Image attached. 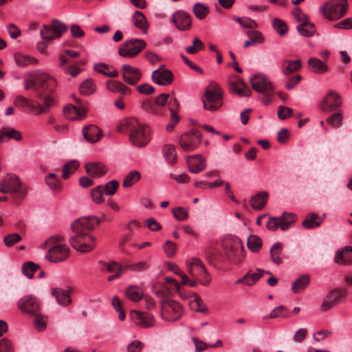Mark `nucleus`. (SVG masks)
<instances>
[{
    "label": "nucleus",
    "mask_w": 352,
    "mask_h": 352,
    "mask_svg": "<svg viewBox=\"0 0 352 352\" xmlns=\"http://www.w3.org/2000/svg\"><path fill=\"white\" fill-rule=\"evenodd\" d=\"M72 289H63L59 287L52 288L51 294L55 297L58 305L63 307H67L72 303L71 293Z\"/></svg>",
    "instance_id": "21"
},
{
    "label": "nucleus",
    "mask_w": 352,
    "mask_h": 352,
    "mask_svg": "<svg viewBox=\"0 0 352 352\" xmlns=\"http://www.w3.org/2000/svg\"><path fill=\"white\" fill-rule=\"evenodd\" d=\"M34 326L38 331H43L46 329L47 324L44 320L43 316L38 313L34 314Z\"/></svg>",
    "instance_id": "62"
},
{
    "label": "nucleus",
    "mask_w": 352,
    "mask_h": 352,
    "mask_svg": "<svg viewBox=\"0 0 352 352\" xmlns=\"http://www.w3.org/2000/svg\"><path fill=\"white\" fill-rule=\"evenodd\" d=\"M309 283V275L302 274L292 283V290L295 294L299 293L304 290Z\"/></svg>",
    "instance_id": "36"
},
{
    "label": "nucleus",
    "mask_w": 352,
    "mask_h": 352,
    "mask_svg": "<svg viewBox=\"0 0 352 352\" xmlns=\"http://www.w3.org/2000/svg\"><path fill=\"white\" fill-rule=\"evenodd\" d=\"M70 254L69 247L65 244L54 245L45 254V258L51 263H59L67 259Z\"/></svg>",
    "instance_id": "13"
},
{
    "label": "nucleus",
    "mask_w": 352,
    "mask_h": 352,
    "mask_svg": "<svg viewBox=\"0 0 352 352\" xmlns=\"http://www.w3.org/2000/svg\"><path fill=\"white\" fill-rule=\"evenodd\" d=\"M39 268V266L31 261L25 263L22 265L23 274L26 276L28 278H32L34 277V272Z\"/></svg>",
    "instance_id": "52"
},
{
    "label": "nucleus",
    "mask_w": 352,
    "mask_h": 352,
    "mask_svg": "<svg viewBox=\"0 0 352 352\" xmlns=\"http://www.w3.org/2000/svg\"><path fill=\"white\" fill-rule=\"evenodd\" d=\"M347 8L346 0H331L320 8V11L326 19L335 21L342 17L346 14Z\"/></svg>",
    "instance_id": "5"
},
{
    "label": "nucleus",
    "mask_w": 352,
    "mask_h": 352,
    "mask_svg": "<svg viewBox=\"0 0 352 352\" xmlns=\"http://www.w3.org/2000/svg\"><path fill=\"white\" fill-rule=\"evenodd\" d=\"M120 132H129L131 142L137 146H144L150 141V128L148 125L140 122L136 118L123 120L118 126Z\"/></svg>",
    "instance_id": "1"
},
{
    "label": "nucleus",
    "mask_w": 352,
    "mask_h": 352,
    "mask_svg": "<svg viewBox=\"0 0 352 352\" xmlns=\"http://www.w3.org/2000/svg\"><path fill=\"white\" fill-rule=\"evenodd\" d=\"M50 93L45 94V96L44 97V102L43 104H38V109L36 111H34L35 115H39L42 113H46L49 111L50 108L54 104V100L49 96H47ZM45 94L43 96V97Z\"/></svg>",
    "instance_id": "48"
},
{
    "label": "nucleus",
    "mask_w": 352,
    "mask_h": 352,
    "mask_svg": "<svg viewBox=\"0 0 352 352\" xmlns=\"http://www.w3.org/2000/svg\"><path fill=\"white\" fill-rule=\"evenodd\" d=\"M201 138L202 135L199 131L192 129L182 134L179 139V143L184 151L191 152L200 145Z\"/></svg>",
    "instance_id": "10"
},
{
    "label": "nucleus",
    "mask_w": 352,
    "mask_h": 352,
    "mask_svg": "<svg viewBox=\"0 0 352 352\" xmlns=\"http://www.w3.org/2000/svg\"><path fill=\"white\" fill-rule=\"evenodd\" d=\"M118 187V181L111 180L105 184L104 187L103 188V190H104L106 195L111 196L117 192Z\"/></svg>",
    "instance_id": "61"
},
{
    "label": "nucleus",
    "mask_w": 352,
    "mask_h": 352,
    "mask_svg": "<svg viewBox=\"0 0 352 352\" xmlns=\"http://www.w3.org/2000/svg\"><path fill=\"white\" fill-rule=\"evenodd\" d=\"M0 352H14V346L8 339L0 340Z\"/></svg>",
    "instance_id": "64"
},
{
    "label": "nucleus",
    "mask_w": 352,
    "mask_h": 352,
    "mask_svg": "<svg viewBox=\"0 0 352 352\" xmlns=\"http://www.w3.org/2000/svg\"><path fill=\"white\" fill-rule=\"evenodd\" d=\"M297 30L302 36L305 37H311L316 32L314 24L309 22L307 20L302 21L297 26Z\"/></svg>",
    "instance_id": "37"
},
{
    "label": "nucleus",
    "mask_w": 352,
    "mask_h": 352,
    "mask_svg": "<svg viewBox=\"0 0 352 352\" xmlns=\"http://www.w3.org/2000/svg\"><path fill=\"white\" fill-rule=\"evenodd\" d=\"M161 316L169 322H174L181 318L183 314L182 305L172 299H164L161 300Z\"/></svg>",
    "instance_id": "7"
},
{
    "label": "nucleus",
    "mask_w": 352,
    "mask_h": 352,
    "mask_svg": "<svg viewBox=\"0 0 352 352\" xmlns=\"http://www.w3.org/2000/svg\"><path fill=\"white\" fill-rule=\"evenodd\" d=\"M17 306L23 313L34 315L40 310V301L35 296L28 295L19 300Z\"/></svg>",
    "instance_id": "15"
},
{
    "label": "nucleus",
    "mask_w": 352,
    "mask_h": 352,
    "mask_svg": "<svg viewBox=\"0 0 352 352\" xmlns=\"http://www.w3.org/2000/svg\"><path fill=\"white\" fill-rule=\"evenodd\" d=\"M100 223V219L96 216L82 217L75 220L71 226L73 232H86L95 228Z\"/></svg>",
    "instance_id": "17"
},
{
    "label": "nucleus",
    "mask_w": 352,
    "mask_h": 352,
    "mask_svg": "<svg viewBox=\"0 0 352 352\" xmlns=\"http://www.w3.org/2000/svg\"><path fill=\"white\" fill-rule=\"evenodd\" d=\"M268 198L267 192H260L253 196L250 200V205L254 210H261L266 205Z\"/></svg>",
    "instance_id": "30"
},
{
    "label": "nucleus",
    "mask_w": 352,
    "mask_h": 352,
    "mask_svg": "<svg viewBox=\"0 0 352 352\" xmlns=\"http://www.w3.org/2000/svg\"><path fill=\"white\" fill-rule=\"evenodd\" d=\"M243 250V247L241 241L236 239L230 244V250H226V254L230 260H233L235 263H240L241 259L239 258L235 261L234 257L236 256L239 253H242Z\"/></svg>",
    "instance_id": "39"
},
{
    "label": "nucleus",
    "mask_w": 352,
    "mask_h": 352,
    "mask_svg": "<svg viewBox=\"0 0 352 352\" xmlns=\"http://www.w3.org/2000/svg\"><path fill=\"white\" fill-rule=\"evenodd\" d=\"M248 248L253 252H258L262 247V240L256 235H250L247 241Z\"/></svg>",
    "instance_id": "45"
},
{
    "label": "nucleus",
    "mask_w": 352,
    "mask_h": 352,
    "mask_svg": "<svg viewBox=\"0 0 352 352\" xmlns=\"http://www.w3.org/2000/svg\"><path fill=\"white\" fill-rule=\"evenodd\" d=\"M172 22L180 31L189 30L192 27V16L184 10H177L171 17Z\"/></svg>",
    "instance_id": "18"
},
{
    "label": "nucleus",
    "mask_w": 352,
    "mask_h": 352,
    "mask_svg": "<svg viewBox=\"0 0 352 352\" xmlns=\"http://www.w3.org/2000/svg\"><path fill=\"white\" fill-rule=\"evenodd\" d=\"M264 274H270V272L257 269L256 272L251 274H245L243 278L237 280V283H243L246 285H253Z\"/></svg>",
    "instance_id": "33"
},
{
    "label": "nucleus",
    "mask_w": 352,
    "mask_h": 352,
    "mask_svg": "<svg viewBox=\"0 0 352 352\" xmlns=\"http://www.w3.org/2000/svg\"><path fill=\"white\" fill-rule=\"evenodd\" d=\"M146 46V42L142 39L132 38L124 42L118 50L120 56L133 58L136 56Z\"/></svg>",
    "instance_id": "9"
},
{
    "label": "nucleus",
    "mask_w": 352,
    "mask_h": 352,
    "mask_svg": "<svg viewBox=\"0 0 352 352\" xmlns=\"http://www.w3.org/2000/svg\"><path fill=\"white\" fill-rule=\"evenodd\" d=\"M45 182L49 188L55 192H58L62 190V186L55 173H49L45 177Z\"/></svg>",
    "instance_id": "40"
},
{
    "label": "nucleus",
    "mask_w": 352,
    "mask_h": 352,
    "mask_svg": "<svg viewBox=\"0 0 352 352\" xmlns=\"http://www.w3.org/2000/svg\"><path fill=\"white\" fill-rule=\"evenodd\" d=\"M133 314L136 316L135 322L137 325L143 328H148L154 324V317L152 314L138 311H133Z\"/></svg>",
    "instance_id": "28"
},
{
    "label": "nucleus",
    "mask_w": 352,
    "mask_h": 352,
    "mask_svg": "<svg viewBox=\"0 0 352 352\" xmlns=\"http://www.w3.org/2000/svg\"><path fill=\"white\" fill-rule=\"evenodd\" d=\"M194 14L199 19H204L209 13V8L201 3H196L192 8Z\"/></svg>",
    "instance_id": "49"
},
{
    "label": "nucleus",
    "mask_w": 352,
    "mask_h": 352,
    "mask_svg": "<svg viewBox=\"0 0 352 352\" xmlns=\"http://www.w3.org/2000/svg\"><path fill=\"white\" fill-rule=\"evenodd\" d=\"M297 219L296 214L285 212L280 217H270L266 223L267 228L272 232L278 228L285 231L294 224Z\"/></svg>",
    "instance_id": "8"
},
{
    "label": "nucleus",
    "mask_w": 352,
    "mask_h": 352,
    "mask_svg": "<svg viewBox=\"0 0 352 352\" xmlns=\"http://www.w3.org/2000/svg\"><path fill=\"white\" fill-rule=\"evenodd\" d=\"M194 305L196 306V307H194V309L197 311L205 314L208 313V309L206 305L204 302L203 300L199 296L196 295L194 301L192 302L191 305L193 306Z\"/></svg>",
    "instance_id": "58"
},
{
    "label": "nucleus",
    "mask_w": 352,
    "mask_h": 352,
    "mask_svg": "<svg viewBox=\"0 0 352 352\" xmlns=\"http://www.w3.org/2000/svg\"><path fill=\"white\" fill-rule=\"evenodd\" d=\"M14 60L19 67H27L30 65H35L38 60L30 55H25L19 53L14 54Z\"/></svg>",
    "instance_id": "38"
},
{
    "label": "nucleus",
    "mask_w": 352,
    "mask_h": 352,
    "mask_svg": "<svg viewBox=\"0 0 352 352\" xmlns=\"http://www.w3.org/2000/svg\"><path fill=\"white\" fill-rule=\"evenodd\" d=\"M301 68L302 63L300 59H297L296 60L285 59L282 61L280 65L281 72L285 76H288L293 72L299 71Z\"/></svg>",
    "instance_id": "27"
},
{
    "label": "nucleus",
    "mask_w": 352,
    "mask_h": 352,
    "mask_svg": "<svg viewBox=\"0 0 352 352\" xmlns=\"http://www.w3.org/2000/svg\"><path fill=\"white\" fill-rule=\"evenodd\" d=\"M79 164L75 160H72L65 164L63 168V178L67 179L73 174L78 168Z\"/></svg>",
    "instance_id": "51"
},
{
    "label": "nucleus",
    "mask_w": 352,
    "mask_h": 352,
    "mask_svg": "<svg viewBox=\"0 0 352 352\" xmlns=\"http://www.w3.org/2000/svg\"><path fill=\"white\" fill-rule=\"evenodd\" d=\"M122 77L124 81L129 85H136L142 76L140 70L130 65H123L121 67Z\"/></svg>",
    "instance_id": "19"
},
{
    "label": "nucleus",
    "mask_w": 352,
    "mask_h": 352,
    "mask_svg": "<svg viewBox=\"0 0 352 352\" xmlns=\"http://www.w3.org/2000/svg\"><path fill=\"white\" fill-rule=\"evenodd\" d=\"M141 179V174L138 170H131L124 177L122 186L124 188H129Z\"/></svg>",
    "instance_id": "42"
},
{
    "label": "nucleus",
    "mask_w": 352,
    "mask_h": 352,
    "mask_svg": "<svg viewBox=\"0 0 352 352\" xmlns=\"http://www.w3.org/2000/svg\"><path fill=\"white\" fill-rule=\"evenodd\" d=\"M134 25L140 29L144 34L148 30V24L145 15L140 11H135L132 16Z\"/></svg>",
    "instance_id": "32"
},
{
    "label": "nucleus",
    "mask_w": 352,
    "mask_h": 352,
    "mask_svg": "<svg viewBox=\"0 0 352 352\" xmlns=\"http://www.w3.org/2000/svg\"><path fill=\"white\" fill-rule=\"evenodd\" d=\"M22 239L21 235L18 233H12L6 235L3 239L4 244L7 247H12Z\"/></svg>",
    "instance_id": "57"
},
{
    "label": "nucleus",
    "mask_w": 352,
    "mask_h": 352,
    "mask_svg": "<svg viewBox=\"0 0 352 352\" xmlns=\"http://www.w3.org/2000/svg\"><path fill=\"white\" fill-rule=\"evenodd\" d=\"M152 80L162 86H168L173 81V74L169 70L164 67V65L155 70L152 73Z\"/></svg>",
    "instance_id": "20"
},
{
    "label": "nucleus",
    "mask_w": 352,
    "mask_h": 352,
    "mask_svg": "<svg viewBox=\"0 0 352 352\" xmlns=\"http://www.w3.org/2000/svg\"><path fill=\"white\" fill-rule=\"evenodd\" d=\"M5 138L13 139L18 142L22 140V135L20 131L10 127H4L0 129V142H3Z\"/></svg>",
    "instance_id": "34"
},
{
    "label": "nucleus",
    "mask_w": 352,
    "mask_h": 352,
    "mask_svg": "<svg viewBox=\"0 0 352 352\" xmlns=\"http://www.w3.org/2000/svg\"><path fill=\"white\" fill-rule=\"evenodd\" d=\"M204 47L203 42L199 38L195 37L192 41V45L187 47L186 51L190 54H195L198 51L203 50Z\"/></svg>",
    "instance_id": "56"
},
{
    "label": "nucleus",
    "mask_w": 352,
    "mask_h": 352,
    "mask_svg": "<svg viewBox=\"0 0 352 352\" xmlns=\"http://www.w3.org/2000/svg\"><path fill=\"white\" fill-rule=\"evenodd\" d=\"M278 317H288L287 309L285 306L280 305L275 307L269 315L270 318H276Z\"/></svg>",
    "instance_id": "59"
},
{
    "label": "nucleus",
    "mask_w": 352,
    "mask_h": 352,
    "mask_svg": "<svg viewBox=\"0 0 352 352\" xmlns=\"http://www.w3.org/2000/svg\"><path fill=\"white\" fill-rule=\"evenodd\" d=\"M52 33V25L50 26L43 25L40 31L41 38L46 41H51L54 38Z\"/></svg>",
    "instance_id": "63"
},
{
    "label": "nucleus",
    "mask_w": 352,
    "mask_h": 352,
    "mask_svg": "<svg viewBox=\"0 0 352 352\" xmlns=\"http://www.w3.org/2000/svg\"><path fill=\"white\" fill-rule=\"evenodd\" d=\"M163 151L164 157L169 164H174L177 162V153L173 145H165Z\"/></svg>",
    "instance_id": "44"
},
{
    "label": "nucleus",
    "mask_w": 352,
    "mask_h": 352,
    "mask_svg": "<svg viewBox=\"0 0 352 352\" xmlns=\"http://www.w3.org/2000/svg\"><path fill=\"white\" fill-rule=\"evenodd\" d=\"M82 133L84 138L90 143L97 142L102 136V130L94 124L84 127Z\"/></svg>",
    "instance_id": "24"
},
{
    "label": "nucleus",
    "mask_w": 352,
    "mask_h": 352,
    "mask_svg": "<svg viewBox=\"0 0 352 352\" xmlns=\"http://www.w3.org/2000/svg\"><path fill=\"white\" fill-rule=\"evenodd\" d=\"M57 86L56 80L46 73L34 72L25 80V89H33L38 98L52 93Z\"/></svg>",
    "instance_id": "2"
},
{
    "label": "nucleus",
    "mask_w": 352,
    "mask_h": 352,
    "mask_svg": "<svg viewBox=\"0 0 352 352\" xmlns=\"http://www.w3.org/2000/svg\"><path fill=\"white\" fill-rule=\"evenodd\" d=\"M282 244L279 242L275 243L270 249V256L272 262L276 265H280L283 263L282 255Z\"/></svg>",
    "instance_id": "41"
},
{
    "label": "nucleus",
    "mask_w": 352,
    "mask_h": 352,
    "mask_svg": "<svg viewBox=\"0 0 352 352\" xmlns=\"http://www.w3.org/2000/svg\"><path fill=\"white\" fill-rule=\"evenodd\" d=\"M324 216L320 217L315 212L307 214L302 225L306 229H313L320 226L324 220Z\"/></svg>",
    "instance_id": "31"
},
{
    "label": "nucleus",
    "mask_w": 352,
    "mask_h": 352,
    "mask_svg": "<svg viewBox=\"0 0 352 352\" xmlns=\"http://www.w3.org/2000/svg\"><path fill=\"white\" fill-rule=\"evenodd\" d=\"M347 296V291L344 288H338L329 292L324 298L320 306L322 311H326L344 299Z\"/></svg>",
    "instance_id": "16"
},
{
    "label": "nucleus",
    "mask_w": 352,
    "mask_h": 352,
    "mask_svg": "<svg viewBox=\"0 0 352 352\" xmlns=\"http://www.w3.org/2000/svg\"><path fill=\"white\" fill-rule=\"evenodd\" d=\"M0 192L2 193L18 194L21 199H23L26 193L25 190L22 188L19 177L12 173L7 174L0 180Z\"/></svg>",
    "instance_id": "6"
},
{
    "label": "nucleus",
    "mask_w": 352,
    "mask_h": 352,
    "mask_svg": "<svg viewBox=\"0 0 352 352\" xmlns=\"http://www.w3.org/2000/svg\"><path fill=\"white\" fill-rule=\"evenodd\" d=\"M94 68L97 72L106 76L110 78H117L118 76V72L116 70L112 72L109 71V66L106 63H96L95 64Z\"/></svg>",
    "instance_id": "46"
},
{
    "label": "nucleus",
    "mask_w": 352,
    "mask_h": 352,
    "mask_svg": "<svg viewBox=\"0 0 352 352\" xmlns=\"http://www.w3.org/2000/svg\"><path fill=\"white\" fill-rule=\"evenodd\" d=\"M228 83L230 91L239 96L248 97L251 96L252 91L244 82V80L238 76L233 75L228 77Z\"/></svg>",
    "instance_id": "14"
},
{
    "label": "nucleus",
    "mask_w": 352,
    "mask_h": 352,
    "mask_svg": "<svg viewBox=\"0 0 352 352\" xmlns=\"http://www.w3.org/2000/svg\"><path fill=\"white\" fill-rule=\"evenodd\" d=\"M223 91L220 85L212 82L205 89V92L202 96L204 108L206 110L214 111L218 110L222 106Z\"/></svg>",
    "instance_id": "3"
},
{
    "label": "nucleus",
    "mask_w": 352,
    "mask_h": 352,
    "mask_svg": "<svg viewBox=\"0 0 352 352\" xmlns=\"http://www.w3.org/2000/svg\"><path fill=\"white\" fill-rule=\"evenodd\" d=\"M111 303L114 309L118 312V318L120 320H124L125 319V313L123 310L120 300L118 298V296H113Z\"/></svg>",
    "instance_id": "60"
},
{
    "label": "nucleus",
    "mask_w": 352,
    "mask_h": 352,
    "mask_svg": "<svg viewBox=\"0 0 352 352\" xmlns=\"http://www.w3.org/2000/svg\"><path fill=\"white\" fill-rule=\"evenodd\" d=\"M85 169L87 174L95 178L101 177L107 172V168L101 162L87 163Z\"/></svg>",
    "instance_id": "26"
},
{
    "label": "nucleus",
    "mask_w": 352,
    "mask_h": 352,
    "mask_svg": "<svg viewBox=\"0 0 352 352\" xmlns=\"http://www.w3.org/2000/svg\"><path fill=\"white\" fill-rule=\"evenodd\" d=\"M51 25L54 38H60L67 30L66 25L57 20L53 21Z\"/></svg>",
    "instance_id": "53"
},
{
    "label": "nucleus",
    "mask_w": 352,
    "mask_h": 352,
    "mask_svg": "<svg viewBox=\"0 0 352 352\" xmlns=\"http://www.w3.org/2000/svg\"><path fill=\"white\" fill-rule=\"evenodd\" d=\"M95 85L94 81L90 79L84 80L79 86V91L80 94L88 96L94 93Z\"/></svg>",
    "instance_id": "50"
},
{
    "label": "nucleus",
    "mask_w": 352,
    "mask_h": 352,
    "mask_svg": "<svg viewBox=\"0 0 352 352\" xmlns=\"http://www.w3.org/2000/svg\"><path fill=\"white\" fill-rule=\"evenodd\" d=\"M188 170L192 173H199L206 168V160L199 155L188 156L187 157Z\"/></svg>",
    "instance_id": "23"
},
{
    "label": "nucleus",
    "mask_w": 352,
    "mask_h": 352,
    "mask_svg": "<svg viewBox=\"0 0 352 352\" xmlns=\"http://www.w3.org/2000/svg\"><path fill=\"white\" fill-rule=\"evenodd\" d=\"M274 29L283 36L285 35L288 31V27L287 24L281 19L275 18L273 20L272 23Z\"/></svg>",
    "instance_id": "54"
},
{
    "label": "nucleus",
    "mask_w": 352,
    "mask_h": 352,
    "mask_svg": "<svg viewBox=\"0 0 352 352\" xmlns=\"http://www.w3.org/2000/svg\"><path fill=\"white\" fill-rule=\"evenodd\" d=\"M307 63L309 69L316 74H323L328 69L326 63L322 62L317 58H310Z\"/></svg>",
    "instance_id": "35"
},
{
    "label": "nucleus",
    "mask_w": 352,
    "mask_h": 352,
    "mask_svg": "<svg viewBox=\"0 0 352 352\" xmlns=\"http://www.w3.org/2000/svg\"><path fill=\"white\" fill-rule=\"evenodd\" d=\"M90 195L95 204H100L103 202V188L102 186H98L90 191Z\"/></svg>",
    "instance_id": "55"
},
{
    "label": "nucleus",
    "mask_w": 352,
    "mask_h": 352,
    "mask_svg": "<svg viewBox=\"0 0 352 352\" xmlns=\"http://www.w3.org/2000/svg\"><path fill=\"white\" fill-rule=\"evenodd\" d=\"M169 104L173 107H170V111L171 113L170 120L166 126V130L168 131H172L175 127V126L179 121V116H178L176 110L179 109V104L177 98H173L170 100Z\"/></svg>",
    "instance_id": "29"
},
{
    "label": "nucleus",
    "mask_w": 352,
    "mask_h": 352,
    "mask_svg": "<svg viewBox=\"0 0 352 352\" xmlns=\"http://www.w3.org/2000/svg\"><path fill=\"white\" fill-rule=\"evenodd\" d=\"M252 89L264 96H272L274 89L270 78L264 74L253 75L250 78Z\"/></svg>",
    "instance_id": "11"
},
{
    "label": "nucleus",
    "mask_w": 352,
    "mask_h": 352,
    "mask_svg": "<svg viewBox=\"0 0 352 352\" xmlns=\"http://www.w3.org/2000/svg\"><path fill=\"white\" fill-rule=\"evenodd\" d=\"M128 298L132 301H139L142 298V290L136 286H129L125 292Z\"/></svg>",
    "instance_id": "43"
},
{
    "label": "nucleus",
    "mask_w": 352,
    "mask_h": 352,
    "mask_svg": "<svg viewBox=\"0 0 352 352\" xmlns=\"http://www.w3.org/2000/svg\"><path fill=\"white\" fill-rule=\"evenodd\" d=\"M342 100L340 94L333 90L327 92L320 104V109L324 113L340 111Z\"/></svg>",
    "instance_id": "12"
},
{
    "label": "nucleus",
    "mask_w": 352,
    "mask_h": 352,
    "mask_svg": "<svg viewBox=\"0 0 352 352\" xmlns=\"http://www.w3.org/2000/svg\"><path fill=\"white\" fill-rule=\"evenodd\" d=\"M343 120V114L341 111H335L327 118V123L333 128H338L341 126Z\"/></svg>",
    "instance_id": "47"
},
{
    "label": "nucleus",
    "mask_w": 352,
    "mask_h": 352,
    "mask_svg": "<svg viewBox=\"0 0 352 352\" xmlns=\"http://www.w3.org/2000/svg\"><path fill=\"white\" fill-rule=\"evenodd\" d=\"M87 109L84 107L69 105L63 109V114L69 120L82 119L85 117Z\"/></svg>",
    "instance_id": "25"
},
{
    "label": "nucleus",
    "mask_w": 352,
    "mask_h": 352,
    "mask_svg": "<svg viewBox=\"0 0 352 352\" xmlns=\"http://www.w3.org/2000/svg\"><path fill=\"white\" fill-rule=\"evenodd\" d=\"M186 267L188 273L194 278L201 276L206 270L202 261L198 258H192L188 260Z\"/></svg>",
    "instance_id": "22"
},
{
    "label": "nucleus",
    "mask_w": 352,
    "mask_h": 352,
    "mask_svg": "<svg viewBox=\"0 0 352 352\" xmlns=\"http://www.w3.org/2000/svg\"><path fill=\"white\" fill-rule=\"evenodd\" d=\"M75 234L69 239L71 246L81 252H88L96 246V239L87 232H74Z\"/></svg>",
    "instance_id": "4"
}]
</instances>
